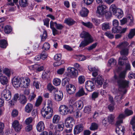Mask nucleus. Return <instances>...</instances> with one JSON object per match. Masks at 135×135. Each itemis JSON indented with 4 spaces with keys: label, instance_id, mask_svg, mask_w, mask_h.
I'll return each mask as SVG.
<instances>
[{
    "label": "nucleus",
    "instance_id": "f257e3e1",
    "mask_svg": "<svg viewBox=\"0 0 135 135\" xmlns=\"http://www.w3.org/2000/svg\"><path fill=\"white\" fill-rule=\"evenodd\" d=\"M126 74V71L125 70L122 72L118 77L115 75L114 76V78L117 81L118 84L119 86V90H120L121 88H124L128 87L129 82V81L124 79Z\"/></svg>",
    "mask_w": 135,
    "mask_h": 135
},
{
    "label": "nucleus",
    "instance_id": "f03ea898",
    "mask_svg": "<svg viewBox=\"0 0 135 135\" xmlns=\"http://www.w3.org/2000/svg\"><path fill=\"white\" fill-rule=\"evenodd\" d=\"M83 36H81L82 38H84V40L81 41L79 45V47H83L87 46L90 44L92 42L93 39L92 36L88 33L86 32L83 31L81 33Z\"/></svg>",
    "mask_w": 135,
    "mask_h": 135
},
{
    "label": "nucleus",
    "instance_id": "7ed1b4c3",
    "mask_svg": "<svg viewBox=\"0 0 135 135\" xmlns=\"http://www.w3.org/2000/svg\"><path fill=\"white\" fill-rule=\"evenodd\" d=\"M129 44L127 42L124 41L120 43L116 47L120 50V52L121 55L127 56L129 53V49L127 47Z\"/></svg>",
    "mask_w": 135,
    "mask_h": 135
},
{
    "label": "nucleus",
    "instance_id": "20e7f679",
    "mask_svg": "<svg viewBox=\"0 0 135 135\" xmlns=\"http://www.w3.org/2000/svg\"><path fill=\"white\" fill-rule=\"evenodd\" d=\"M109 10L114 15L118 18H121L123 15V12L122 10L117 8L115 4H112L110 6Z\"/></svg>",
    "mask_w": 135,
    "mask_h": 135
},
{
    "label": "nucleus",
    "instance_id": "39448f33",
    "mask_svg": "<svg viewBox=\"0 0 135 135\" xmlns=\"http://www.w3.org/2000/svg\"><path fill=\"white\" fill-rule=\"evenodd\" d=\"M124 117V114H121L119 115L118 118V120L116 122V124L117 126L116 129V132L118 135H120L121 133H123L124 131V127H122L120 125V124L122 123V119Z\"/></svg>",
    "mask_w": 135,
    "mask_h": 135
},
{
    "label": "nucleus",
    "instance_id": "423d86ee",
    "mask_svg": "<svg viewBox=\"0 0 135 135\" xmlns=\"http://www.w3.org/2000/svg\"><path fill=\"white\" fill-rule=\"evenodd\" d=\"M60 113L62 115H65L68 113H71L73 111V106L70 105L68 107L65 105H61L59 109Z\"/></svg>",
    "mask_w": 135,
    "mask_h": 135
},
{
    "label": "nucleus",
    "instance_id": "0eeeda50",
    "mask_svg": "<svg viewBox=\"0 0 135 135\" xmlns=\"http://www.w3.org/2000/svg\"><path fill=\"white\" fill-rule=\"evenodd\" d=\"M68 76L70 77L74 78L77 76L78 75V71L74 68L69 67L67 69Z\"/></svg>",
    "mask_w": 135,
    "mask_h": 135
},
{
    "label": "nucleus",
    "instance_id": "6e6552de",
    "mask_svg": "<svg viewBox=\"0 0 135 135\" xmlns=\"http://www.w3.org/2000/svg\"><path fill=\"white\" fill-rule=\"evenodd\" d=\"M1 95L4 99L7 101L9 100L12 97L11 92L7 89H5L2 91Z\"/></svg>",
    "mask_w": 135,
    "mask_h": 135
},
{
    "label": "nucleus",
    "instance_id": "1a4fd4ad",
    "mask_svg": "<svg viewBox=\"0 0 135 135\" xmlns=\"http://www.w3.org/2000/svg\"><path fill=\"white\" fill-rule=\"evenodd\" d=\"M21 78L15 76L12 79V83L15 88H18L21 87Z\"/></svg>",
    "mask_w": 135,
    "mask_h": 135
},
{
    "label": "nucleus",
    "instance_id": "9d476101",
    "mask_svg": "<svg viewBox=\"0 0 135 135\" xmlns=\"http://www.w3.org/2000/svg\"><path fill=\"white\" fill-rule=\"evenodd\" d=\"M74 118L71 116H69L65 120V124L67 128L72 127L74 123Z\"/></svg>",
    "mask_w": 135,
    "mask_h": 135
},
{
    "label": "nucleus",
    "instance_id": "9b49d317",
    "mask_svg": "<svg viewBox=\"0 0 135 135\" xmlns=\"http://www.w3.org/2000/svg\"><path fill=\"white\" fill-rule=\"evenodd\" d=\"M107 8V7L104 5H99L97 7L96 12L100 15H104L106 12V9Z\"/></svg>",
    "mask_w": 135,
    "mask_h": 135
},
{
    "label": "nucleus",
    "instance_id": "f8f14e48",
    "mask_svg": "<svg viewBox=\"0 0 135 135\" xmlns=\"http://www.w3.org/2000/svg\"><path fill=\"white\" fill-rule=\"evenodd\" d=\"M21 87L25 88H27L30 85V80L28 78L26 77L25 78H21Z\"/></svg>",
    "mask_w": 135,
    "mask_h": 135
},
{
    "label": "nucleus",
    "instance_id": "ddd939ff",
    "mask_svg": "<svg viewBox=\"0 0 135 135\" xmlns=\"http://www.w3.org/2000/svg\"><path fill=\"white\" fill-rule=\"evenodd\" d=\"M85 87L86 90L89 91H92L94 90V83L92 81H86L85 83Z\"/></svg>",
    "mask_w": 135,
    "mask_h": 135
},
{
    "label": "nucleus",
    "instance_id": "4468645a",
    "mask_svg": "<svg viewBox=\"0 0 135 135\" xmlns=\"http://www.w3.org/2000/svg\"><path fill=\"white\" fill-rule=\"evenodd\" d=\"M12 126L15 131L19 132L21 129L22 126L17 120H15L12 123Z\"/></svg>",
    "mask_w": 135,
    "mask_h": 135
},
{
    "label": "nucleus",
    "instance_id": "2eb2a0df",
    "mask_svg": "<svg viewBox=\"0 0 135 135\" xmlns=\"http://www.w3.org/2000/svg\"><path fill=\"white\" fill-rule=\"evenodd\" d=\"M67 91L70 94H74L76 91V88L74 85L70 84L66 87Z\"/></svg>",
    "mask_w": 135,
    "mask_h": 135
},
{
    "label": "nucleus",
    "instance_id": "dca6fc26",
    "mask_svg": "<svg viewBox=\"0 0 135 135\" xmlns=\"http://www.w3.org/2000/svg\"><path fill=\"white\" fill-rule=\"evenodd\" d=\"M89 70L92 71V75L94 77H96L98 75L99 70L97 68L92 67L91 66H88Z\"/></svg>",
    "mask_w": 135,
    "mask_h": 135
},
{
    "label": "nucleus",
    "instance_id": "f3484780",
    "mask_svg": "<svg viewBox=\"0 0 135 135\" xmlns=\"http://www.w3.org/2000/svg\"><path fill=\"white\" fill-rule=\"evenodd\" d=\"M83 126L82 124L78 125L75 126L74 129V133L77 134L83 130Z\"/></svg>",
    "mask_w": 135,
    "mask_h": 135
},
{
    "label": "nucleus",
    "instance_id": "a211bd4d",
    "mask_svg": "<svg viewBox=\"0 0 135 135\" xmlns=\"http://www.w3.org/2000/svg\"><path fill=\"white\" fill-rule=\"evenodd\" d=\"M127 62H128L127 57L125 56L120 57H119L118 61L119 64L123 66Z\"/></svg>",
    "mask_w": 135,
    "mask_h": 135
},
{
    "label": "nucleus",
    "instance_id": "6ab92c4d",
    "mask_svg": "<svg viewBox=\"0 0 135 135\" xmlns=\"http://www.w3.org/2000/svg\"><path fill=\"white\" fill-rule=\"evenodd\" d=\"M45 128L44 123L42 121H40L38 123L36 126L37 130L39 132H41L43 131Z\"/></svg>",
    "mask_w": 135,
    "mask_h": 135
},
{
    "label": "nucleus",
    "instance_id": "aec40b11",
    "mask_svg": "<svg viewBox=\"0 0 135 135\" xmlns=\"http://www.w3.org/2000/svg\"><path fill=\"white\" fill-rule=\"evenodd\" d=\"M33 107V105L32 104L28 103L25 107V112L27 113H30L32 110Z\"/></svg>",
    "mask_w": 135,
    "mask_h": 135
},
{
    "label": "nucleus",
    "instance_id": "412c9836",
    "mask_svg": "<svg viewBox=\"0 0 135 135\" xmlns=\"http://www.w3.org/2000/svg\"><path fill=\"white\" fill-rule=\"evenodd\" d=\"M8 80L7 78L4 75L0 74V82L1 83L4 85L6 84L8 82Z\"/></svg>",
    "mask_w": 135,
    "mask_h": 135
},
{
    "label": "nucleus",
    "instance_id": "4be33fe9",
    "mask_svg": "<svg viewBox=\"0 0 135 135\" xmlns=\"http://www.w3.org/2000/svg\"><path fill=\"white\" fill-rule=\"evenodd\" d=\"M63 97V93L60 91H59L57 94H55V99L58 101L61 100Z\"/></svg>",
    "mask_w": 135,
    "mask_h": 135
},
{
    "label": "nucleus",
    "instance_id": "5701e85b",
    "mask_svg": "<svg viewBox=\"0 0 135 135\" xmlns=\"http://www.w3.org/2000/svg\"><path fill=\"white\" fill-rule=\"evenodd\" d=\"M89 12V10L86 8H82L80 11V15L82 17L87 16Z\"/></svg>",
    "mask_w": 135,
    "mask_h": 135
},
{
    "label": "nucleus",
    "instance_id": "b1692460",
    "mask_svg": "<svg viewBox=\"0 0 135 135\" xmlns=\"http://www.w3.org/2000/svg\"><path fill=\"white\" fill-rule=\"evenodd\" d=\"M19 102L21 104L25 105L27 102V100L25 96L23 95H20Z\"/></svg>",
    "mask_w": 135,
    "mask_h": 135
},
{
    "label": "nucleus",
    "instance_id": "393cba45",
    "mask_svg": "<svg viewBox=\"0 0 135 135\" xmlns=\"http://www.w3.org/2000/svg\"><path fill=\"white\" fill-rule=\"evenodd\" d=\"M104 81V79L101 76L99 75L97 78L95 82L98 85H101Z\"/></svg>",
    "mask_w": 135,
    "mask_h": 135
},
{
    "label": "nucleus",
    "instance_id": "a878e982",
    "mask_svg": "<svg viewBox=\"0 0 135 135\" xmlns=\"http://www.w3.org/2000/svg\"><path fill=\"white\" fill-rule=\"evenodd\" d=\"M101 27L102 29L104 31H107L110 28L109 23L107 22L103 23L101 25Z\"/></svg>",
    "mask_w": 135,
    "mask_h": 135
},
{
    "label": "nucleus",
    "instance_id": "bb28decb",
    "mask_svg": "<svg viewBox=\"0 0 135 135\" xmlns=\"http://www.w3.org/2000/svg\"><path fill=\"white\" fill-rule=\"evenodd\" d=\"M19 4L20 6L22 7H25L28 4V0H19Z\"/></svg>",
    "mask_w": 135,
    "mask_h": 135
},
{
    "label": "nucleus",
    "instance_id": "cd10ccee",
    "mask_svg": "<svg viewBox=\"0 0 135 135\" xmlns=\"http://www.w3.org/2000/svg\"><path fill=\"white\" fill-rule=\"evenodd\" d=\"M44 109L46 111H47L48 113H49V116L48 117V118L49 119L51 118L53 115V111L52 109L51 108L49 107H44Z\"/></svg>",
    "mask_w": 135,
    "mask_h": 135
},
{
    "label": "nucleus",
    "instance_id": "c85d7f7f",
    "mask_svg": "<svg viewBox=\"0 0 135 135\" xmlns=\"http://www.w3.org/2000/svg\"><path fill=\"white\" fill-rule=\"evenodd\" d=\"M8 45L7 41L5 40L1 39L0 40V47L2 48H5Z\"/></svg>",
    "mask_w": 135,
    "mask_h": 135
},
{
    "label": "nucleus",
    "instance_id": "c756f323",
    "mask_svg": "<svg viewBox=\"0 0 135 135\" xmlns=\"http://www.w3.org/2000/svg\"><path fill=\"white\" fill-rule=\"evenodd\" d=\"M3 72L8 77L10 76L11 74H13V73L12 70L7 68H5L3 70Z\"/></svg>",
    "mask_w": 135,
    "mask_h": 135
},
{
    "label": "nucleus",
    "instance_id": "7c9ffc66",
    "mask_svg": "<svg viewBox=\"0 0 135 135\" xmlns=\"http://www.w3.org/2000/svg\"><path fill=\"white\" fill-rule=\"evenodd\" d=\"M135 35V28L131 29L129 33L128 37L129 39L132 38Z\"/></svg>",
    "mask_w": 135,
    "mask_h": 135
},
{
    "label": "nucleus",
    "instance_id": "2f4dec72",
    "mask_svg": "<svg viewBox=\"0 0 135 135\" xmlns=\"http://www.w3.org/2000/svg\"><path fill=\"white\" fill-rule=\"evenodd\" d=\"M45 110L44 108H43L41 110V114L42 116L44 118H46L47 119H48V117L49 116V113Z\"/></svg>",
    "mask_w": 135,
    "mask_h": 135
},
{
    "label": "nucleus",
    "instance_id": "473e14b6",
    "mask_svg": "<svg viewBox=\"0 0 135 135\" xmlns=\"http://www.w3.org/2000/svg\"><path fill=\"white\" fill-rule=\"evenodd\" d=\"M65 23L69 26L72 25L74 24L75 21L71 18H68L65 20Z\"/></svg>",
    "mask_w": 135,
    "mask_h": 135
},
{
    "label": "nucleus",
    "instance_id": "72a5a7b5",
    "mask_svg": "<svg viewBox=\"0 0 135 135\" xmlns=\"http://www.w3.org/2000/svg\"><path fill=\"white\" fill-rule=\"evenodd\" d=\"M123 95H120L116 96L115 99L116 100V102L118 104H120L122 103L121 100L123 99Z\"/></svg>",
    "mask_w": 135,
    "mask_h": 135
},
{
    "label": "nucleus",
    "instance_id": "f704fd0d",
    "mask_svg": "<svg viewBox=\"0 0 135 135\" xmlns=\"http://www.w3.org/2000/svg\"><path fill=\"white\" fill-rule=\"evenodd\" d=\"M108 64L109 66H113L116 65V61L113 59H111L108 60Z\"/></svg>",
    "mask_w": 135,
    "mask_h": 135
},
{
    "label": "nucleus",
    "instance_id": "c9c22d12",
    "mask_svg": "<svg viewBox=\"0 0 135 135\" xmlns=\"http://www.w3.org/2000/svg\"><path fill=\"white\" fill-rule=\"evenodd\" d=\"M84 90L83 88L80 89L76 93V95L77 97H80L85 94Z\"/></svg>",
    "mask_w": 135,
    "mask_h": 135
},
{
    "label": "nucleus",
    "instance_id": "e433bc0d",
    "mask_svg": "<svg viewBox=\"0 0 135 135\" xmlns=\"http://www.w3.org/2000/svg\"><path fill=\"white\" fill-rule=\"evenodd\" d=\"M42 100V98L41 96H39L36 100L35 104V106L36 107L39 106L41 105Z\"/></svg>",
    "mask_w": 135,
    "mask_h": 135
},
{
    "label": "nucleus",
    "instance_id": "4c0bfd02",
    "mask_svg": "<svg viewBox=\"0 0 135 135\" xmlns=\"http://www.w3.org/2000/svg\"><path fill=\"white\" fill-rule=\"evenodd\" d=\"M12 28L11 27L8 25L6 26L4 28V30L5 32L7 34L9 33L11 31Z\"/></svg>",
    "mask_w": 135,
    "mask_h": 135
},
{
    "label": "nucleus",
    "instance_id": "58836bf2",
    "mask_svg": "<svg viewBox=\"0 0 135 135\" xmlns=\"http://www.w3.org/2000/svg\"><path fill=\"white\" fill-rule=\"evenodd\" d=\"M76 58L79 61H83L85 60L86 58L85 56L82 55H76Z\"/></svg>",
    "mask_w": 135,
    "mask_h": 135
},
{
    "label": "nucleus",
    "instance_id": "ea45409f",
    "mask_svg": "<svg viewBox=\"0 0 135 135\" xmlns=\"http://www.w3.org/2000/svg\"><path fill=\"white\" fill-rule=\"evenodd\" d=\"M130 123L132 126L133 130L135 131V116L132 117Z\"/></svg>",
    "mask_w": 135,
    "mask_h": 135
},
{
    "label": "nucleus",
    "instance_id": "a19ab883",
    "mask_svg": "<svg viewBox=\"0 0 135 135\" xmlns=\"http://www.w3.org/2000/svg\"><path fill=\"white\" fill-rule=\"evenodd\" d=\"M114 117L113 114L109 115L108 118V121L110 123L112 124L114 120Z\"/></svg>",
    "mask_w": 135,
    "mask_h": 135
},
{
    "label": "nucleus",
    "instance_id": "79ce46f5",
    "mask_svg": "<svg viewBox=\"0 0 135 135\" xmlns=\"http://www.w3.org/2000/svg\"><path fill=\"white\" fill-rule=\"evenodd\" d=\"M82 24L84 26H85L89 28H91L93 27V25L92 23L90 22H88L87 23H85L83 22H81Z\"/></svg>",
    "mask_w": 135,
    "mask_h": 135
},
{
    "label": "nucleus",
    "instance_id": "37998d69",
    "mask_svg": "<svg viewBox=\"0 0 135 135\" xmlns=\"http://www.w3.org/2000/svg\"><path fill=\"white\" fill-rule=\"evenodd\" d=\"M64 127V124L63 123H61L57 124V129L59 131H60L63 130Z\"/></svg>",
    "mask_w": 135,
    "mask_h": 135
},
{
    "label": "nucleus",
    "instance_id": "c03bdc74",
    "mask_svg": "<svg viewBox=\"0 0 135 135\" xmlns=\"http://www.w3.org/2000/svg\"><path fill=\"white\" fill-rule=\"evenodd\" d=\"M98 128V124L95 123H93L91 124L90 127V129L91 130H94L97 129Z\"/></svg>",
    "mask_w": 135,
    "mask_h": 135
},
{
    "label": "nucleus",
    "instance_id": "a18cd8bd",
    "mask_svg": "<svg viewBox=\"0 0 135 135\" xmlns=\"http://www.w3.org/2000/svg\"><path fill=\"white\" fill-rule=\"evenodd\" d=\"M61 81L59 78H55L53 81L54 84L56 86H58L60 85Z\"/></svg>",
    "mask_w": 135,
    "mask_h": 135
},
{
    "label": "nucleus",
    "instance_id": "49530a36",
    "mask_svg": "<svg viewBox=\"0 0 135 135\" xmlns=\"http://www.w3.org/2000/svg\"><path fill=\"white\" fill-rule=\"evenodd\" d=\"M84 112L85 113L89 114L91 112V107L90 106H86L84 109Z\"/></svg>",
    "mask_w": 135,
    "mask_h": 135
},
{
    "label": "nucleus",
    "instance_id": "de8ad7c7",
    "mask_svg": "<svg viewBox=\"0 0 135 135\" xmlns=\"http://www.w3.org/2000/svg\"><path fill=\"white\" fill-rule=\"evenodd\" d=\"M60 117L58 115H55L53 119V122L54 123H57L59 120Z\"/></svg>",
    "mask_w": 135,
    "mask_h": 135
},
{
    "label": "nucleus",
    "instance_id": "09e8293b",
    "mask_svg": "<svg viewBox=\"0 0 135 135\" xmlns=\"http://www.w3.org/2000/svg\"><path fill=\"white\" fill-rule=\"evenodd\" d=\"M92 21L96 26H98L99 25L100 22V20L95 18L92 19Z\"/></svg>",
    "mask_w": 135,
    "mask_h": 135
},
{
    "label": "nucleus",
    "instance_id": "8fccbe9b",
    "mask_svg": "<svg viewBox=\"0 0 135 135\" xmlns=\"http://www.w3.org/2000/svg\"><path fill=\"white\" fill-rule=\"evenodd\" d=\"M128 21L129 22V25L130 26H132L133 24V18L132 16L130 15L127 17Z\"/></svg>",
    "mask_w": 135,
    "mask_h": 135
},
{
    "label": "nucleus",
    "instance_id": "3c124183",
    "mask_svg": "<svg viewBox=\"0 0 135 135\" xmlns=\"http://www.w3.org/2000/svg\"><path fill=\"white\" fill-rule=\"evenodd\" d=\"M47 53L45 51H43L40 55L41 59L43 60H44L47 57Z\"/></svg>",
    "mask_w": 135,
    "mask_h": 135
},
{
    "label": "nucleus",
    "instance_id": "603ef678",
    "mask_svg": "<svg viewBox=\"0 0 135 135\" xmlns=\"http://www.w3.org/2000/svg\"><path fill=\"white\" fill-rule=\"evenodd\" d=\"M56 61L54 63V65L55 66H57L60 65L64 64V62L63 60L61 61Z\"/></svg>",
    "mask_w": 135,
    "mask_h": 135
},
{
    "label": "nucleus",
    "instance_id": "864d4df0",
    "mask_svg": "<svg viewBox=\"0 0 135 135\" xmlns=\"http://www.w3.org/2000/svg\"><path fill=\"white\" fill-rule=\"evenodd\" d=\"M78 80L79 83L80 84H82L84 83L85 79L84 77L82 75L80 76L78 78Z\"/></svg>",
    "mask_w": 135,
    "mask_h": 135
},
{
    "label": "nucleus",
    "instance_id": "5fc2aeb1",
    "mask_svg": "<svg viewBox=\"0 0 135 135\" xmlns=\"http://www.w3.org/2000/svg\"><path fill=\"white\" fill-rule=\"evenodd\" d=\"M50 47V44L47 42H45L44 44L42 49L45 50H47L49 49Z\"/></svg>",
    "mask_w": 135,
    "mask_h": 135
},
{
    "label": "nucleus",
    "instance_id": "6e6d98bb",
    "mask_svg": "<svg viewBox=\"0 0 135 135\" xmlns=\"http://www.w3.org/2000/svg\"><path fill=\"white\" fill-rule=\"evenodd\" d=\"M76 106L79 109H82L83 106V102L81 101H79L76 103Z\"/></svg>",
    "mask_w": 135,
    "mask_h": 135
},
{
    "label": "nucleus",
    "instance_id": "4d7b16f0",
    "mask_svg": "<svg viewBox=\"0 0 135 135\" xmlns=\"http://www.w3.org/2000/svg\"><path fill=\"white\" fill-rule=\"evenodd\" d=\"M125 113L126 115L129 116L132 115L133 112L132 110L127 109L125 110Z\"/></svg>",
    "mask_w": 135,
    "mask_h": 135
},
{
    "label": "nucleus",
    "instance_id": "13d9d810",
    "mask_svg": "<svg viewBox=\"0 0 135 135\" xmlns=\"http://www.w3.org/2000/svg\"><path fill=\"white\" fill-rule=\"evenodd\" d=\"M65 70L64 68H61L58 69L57 71V73L60 75H62L64 73Z\"/></svg>",
    "mask_w": 135,
    "mask_h": 135
},
{
    "label": "nucleus",
    "instance_id": "bf43d9fd",
    "mask_svg": "<svg viewBox=\"0 0 135 135\" xmlns=\"http://www.w3.org/2000/svg\"><path fill=\"white\" fill-rule=\"evenodd\" d=\"M47 37V33L46 31L44 32L42 36L41 37V40L42 41H44Z\"/></svg>",
    "mask_w": 135,
    "mask_h": 135
},
{
    "label": "nucleus",
    "instance_id": "052dcab7",
    "mask_svg": "<svg viewBox=\"0 0 135 135\" xmlns=\"http://www.w3.org/2000/svg\"><path fill=\"white\" fill-rule=\"evenodd\" d=\"M97 45V43L96 42L93 44L91 45L88 47L87 49L90 51L91 50L96 47Z\"/></svg>",
    "mask_w": 135,
    "mask_h": 135
},
{
    "label": "nucleus",
    "instance_id": "680f3d73",
    "mask_svg": "<svg viewBox=\"0 0 135 135\" xmlns=\"http://www.w3.org/2000/svg\"><path fill=\"white\" fill-rule=\"evenodd\" d=\"M61 54H56L54 56V59L55 60L59 61L61 59Z\"/></svg>",
    "mask_w": 135,
    "mask_h": 135
},
{
    "label": "nucleus",
    "instance_id": "e2e57ef3",
    "mask_svg": "<svg viewBox=\"0 0 135 135\" xmlns=\"http://www.w3.org/2000/svg\"><path fill=\"white\" fill-rule=\"evenodd\" d=\"M69 79L66 78H64L62 80V85L63 86H64L65 85L68 83Z\"/></svg>",
    "mask_w": 135,
    "mask_h": 135
},
{
    "label": "nucleus",
    "instance_id": "0e129e2a",
    "mask_svg": "<svg viewBox=\"0 0 135 135\" xmlns=\"http://www.w3.org/2000/svg\"><path fill=\"white\" fill-rule=\"evenodd\" d=\"M128 77L130 79L133 78L135 79V73L132 72H130L128 74Z\"/></svg>",
    "mask_w": 135,
    "mask_h": 135
},
{
    "label": "nucleus",
    "instance_id": "69168bd1",
    "mask_svg": "<svg viewBox=\"0 0 135 135\" xmlns=\"http://www.w3.org/2000/svg\"><path fill=\"white\" fill-rule=\"evenodd\" d=\"M36 95L33 93L31 94L28 97V99L30 101L33 100L36 97Z\"/></svg>",
    "mask_w": 135,
    "mask_h": 135
},
{
    "label": "nucleus",
    "instance_id": "338daca9",
    "mask_svg": "<svg viewBox=\"0 0 135 135\" xmlns=\"http://www.w3.org/2000/svg\"><path fill=\"white\" fill-rule=\"evenodd\" d=\"M18 114V110L16 109L13 110L12 112V115L13 117H17Z\"/></svg>",
    "mask_w": 135,
    "mask_h": 135
},
{
    "label": "nucleus",
    "instance_id": "774afa93",
    "mask_svg": "<svg viewBox=\"0 0 135 135\" xmlns=\"http://www.w3.org/2000/svg\"><path fill=\"white\" fill-rule=\"evenodd\" d=\"M37 65L35 64L33 65L29 66L28 68L30 70H35L36 71V68H37Z\"/></svg>",
    "mask_w": 135,
    "mask_h": 135
}]
</instances>
